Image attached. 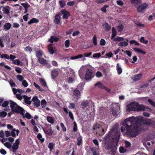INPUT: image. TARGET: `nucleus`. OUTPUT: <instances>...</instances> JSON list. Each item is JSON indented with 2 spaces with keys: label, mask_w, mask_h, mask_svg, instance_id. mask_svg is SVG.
<instances>
[{
  "label": "nucleus",
  "mask_w": 155,
  "mask_h": 155,
  "mask_svg": "<svg viewBox=\"0 0 155 155\" xmlns=\"http://www.w3.org/2000/svg\"><path fill=\"white\" fill-rule=\"evenodd\" d=\"M140 41L141 42L144 44H147L148 42L147 40L144 39V37H142L140 39Z\"/></svg>",
  "instance_id": "5fc2aeb1"
},
{
  "label": "nucleus",
  "mask_w": 155,
  "mask_h": 155,
  "mask_svg": "<svg viewBox=\"0 0 155 155\" xmlns=\"http://www.w3.org/2000/svg\"><path fill=\"white\" fill-rule=\"evenodd\" d=\"M51 74L52 78L54 79L58 75V72L57 71L53 70L51 71Z\"/></svg>",
  "instance_id": "aec40b11"
},
{
  "label": "nucleus",
  "mask_w": 155,
  "mask_h": 155,
  "mask_svg": "<svg viewBox=\"0 0 155 155\" xmlns=\"http://www.w3.org/2000/svg\"><path fill=\"white\" fill-rule=\"evenodd\" d=\"M38 19L35 18H33L31 19L28 22V24L29 25H30L34 23L38 22Z\"/></svg>",
  "instance_id": "72a5a7b5"
},
{
  "label": "nucleus",
  "mask_w": 155,
  "mask_h": 155,
  "mask_svg": "<svg viewBox=\"0 0 155 155\" xmlns=\"http://www.w3.org/2000/svg\"><path fill=\"white\" fill-rule=\"evenodd\" d=\"M60 126L62 128V131L63 132H65L66 131V128L64 126V125L63 123H61Z\"/></svg>",
  "instance_id": "680f3d73"
},
{
  "label": "nucleus",
  "mask_w": 155,
  "mask_h": 155,
  "mask_svg": "<svg viewBox=\"0 0 155 155\" xmlns=\"http://www.w3.org/2000/svg\"><path fill=\"white\" fill-rule=\"evenodd\" d=\"M75 107V104L73 103H70L68 108L70 109H74Z\"/></svg>",
  "instance_id": "13d9d810"
},
{
  "label": "nucleus",
  "mask_w": 155,
  "mask_h": 155,
  "mask_svg": "<svg viewBox=\"0 0 155 155\" xmlns=\"http://www.w3.org/2000/svg\"><path fill=\"white\" fill-rule=\"evenodd\" d=\"M104 27L106 28L107 31L110 30L111 28L110 26L107 23H106L104 25Z\"/></svg>",
  "instance_id": "3c124183"
},
{
  "label": "nucleus",
  "mask_w": 155,
  "mask_h": 155,
  "mask_svg": "<svg viewBox=\"0 0 155 155\" xmlns=\"http://www.w3.org/2000/svg\"><path fill=\"white\" fill-rule=\"evenodd\" d=\"M52 44H50L48 46V49L49 52L51 54H53L54 53V50L53 49V47L52 46Z\"/></svg>",
  "instance_id": "393cba45"
},
{
  "label": "nucleus",
  "mask_w": 155,
  "mask_h": 155,
  "mask_svg": "<svg viewBox=\"0 0 155 155\" xmlns=\"http://www.w3.org/2000/svg\"><path fill=\"white\" fill-rule=\"evenodd\" d=\"M2 8V11L4 13L6 14H8L9 13V8L8 6L2 7H1Z\"/></svg>",
  "instance_id": "6ab92c4d"
},
{
  "label": "nucleus",
  "mask_w": 155,
  "mask_h": 155,
  "mask_svg": "<svg viewBox=\"0 0 155 155\" xmlns=\"http://www.w3.org/2000/svg\"><path fill=\"white\" fill-rule=\"evenodd\" d=\"M112 113L113 115L117 117V113L118 112V110H117L115 109L114 108H113L112 110Z\"/></svg>",
  "instance_id": "ea45409f"
},
{
  "label": "nucleus",
  "mask_w": 155,
  "mask_h": 155,
  "mask_svg": "<svg viewBox=\"0 0 155 155\" xmlns=\"http://www.w3.org/2000/svg\"><path fill=\"white\" fill-rule=\"evenodd\" d=\"M134 102H132L127 105L126 107L127 111H135V108H134Z\"/></svg>",
  "instance_id": "9d476101"
},
{
  "label": "nucleus",
  "mask_w": 155,
  "mask_h": 155,
  "mask_svg": "<svg viewBox=\"0 0 155 155\" xmlns=\"http://www.w3.org/2000/svg\"><path fill=\"white\" fill-rule=\"evenodd\" d=\"M101 56V54L100 53H97L93 54V55L94 58H99Z\"/></svg>",
  "instance_id": "052dcab7"
},
{
  "label": "nucleus",
  "mask_w": 155,
  "mask_h": 155,
  "mask_svg": "<svg viewBox=\"0 0 155 155\" xmlns=\"http://www.w3.org/2000/svg\"><path fill=\"white\" fill-rule=\"evenodd\" d=\"M59 3L61 8L64 7L66 5L65 2L63 1H59Z\"/></svg>",
  "instance_id": "864d4df0"
},
{
  "label": "nucleus",
  "mask_w": 155,
  "mask_h": 155,
  "mask_svg": "<svg viewBox=\"0 0 155 155\" xmlns=\"http://www.w3.org/2000/svg\"><path fill=\"white\" fill-rule=\"evenodd\" d=\"M70 45V41L69 40H67L65 41V46L67 47L68 48Z\"/></svg>",
  "instance_id": "0e129e2a"
},
{
  "label": "nucleus",
  "mask_w": 155,
  "mask_h": 155,
  "mask_svg": "<svg viewBox=\"0 0 155 155\" xmlns=\"http://www.w3.org/2000/svg\"><path fill=\"white\" fill-rule=\"evenodd\" d=\"M5 39L3 37H0V46L2 48H3L4 46L3 44V41H5Z\"/></svg>",
  "instance_id": "f704fd0d"
},
{
  "label": "nucleus",
  "mask_w": 155,
  "mask_h": 155,
  "mask_svg": "<svg viewBox=\"0 0 155 155\" xmlns=\"http://www.w3.org/2000/svg\"><path fill=\"white\" fill-rule=\"evenodd\" d=\"M58 40V38L52 36L50 38L48 39V41L51 43H53L54 41H57Z\"/></svg>",
  "instance_id": "c756f323"
},
{
  "label": "nucleus",
  "mask_w": 155,
  "mask_h": 155,
  "mask_svg": "<svg viewBox=\"0 0 155 155\" xmlns=\"http://www.w3.org/2000/svg\"><path fill=\"white\" fill-rule=\"evenodd\" d=\"M11 26V25L10 23H6L4 25V28L5 30H7L10 28Z\"/></svg>",
  "instance_id": "cd10ccee"
},
{
  "label": "nucleus",
  "mask_w": 155,
  "mask_h": 155,
  "mask_svg": "<svg viewBox=\"0 0 155 155\" xmlns=\"http://www.w3.org/2000/svg\"><path fill=\"white\" fill-rule=\"evenodd\" d=\"M133 49L136 52L140 53L143 54H145V52L140 48H134Z\"/></svg>",
  "instance_id": "c85d7f7f"
},
{
  "label": "nucleus",
  "mask_w": 155,
  "mask_h": 155,
  "mask_svg": "<svg viewBox=\"0 0 155 155\" xmlns=\"http://www.w3.org/2000/svg\"><path fill=\"white\" fill-rule=\"evenodd\" d=\"M148 126L150 125H155V122L151 119L144 118L143 116L135 117L134 116L127 118L124 120L121 127L122 132L126 130L127 134L131 137H135L142 130H145L142 128L143 126L141 125V122Z\"/></svg>",
  "instance_id": "f257e3e1"
},
{
  "label": "nucleus",
  "mask_w": 155,
  "mask_h": 155,
  "mask_svg": "<svg viewBox=\"0 0 155 155\" xmlns=\"http://www.w3.org/2000/svg\"><path fill=\"white\" fill-rule=\"evenodd\" d=\"M7 114V113L5 111H1L0 112V117H5Z\"/></svg>",
  "instance_id": "49530a36"
},
{
  "label": "nucleus",
  "mask_w": 155,
  "mask_h": 155,
  "mask_svg": "<svg viewBox=\"0 0 155 155\" xmlns=\"http://www.w3.org/2000/svg\"><path fill=\"white\" fill-rule=\"evenodd\" d=\"M73 94L77 97H79L81 96V92L80 91L77 89H75L74 90Z\"/></svg>",
  "instance_id": "4be33fe9"
},
{
  "label": "nucleus",
  "mask_w": 155,
  "mask_h": 155,
  "mask_svg": "<svg viewBox=\"0 0 155 155\" xmlns=\"http://www.w3.org/2000/svg\"><path fill=\"white\" fill-rule=\"evenodd\" d=\"M99 149V147H93L91 149V150L93 153V155H99L100 154L98 151Z\"/></svg>",
  "instance_id": "2eb2a0df"
},
{
  "label": "nucleus",
  "mask_w": 155,
  "mask_h": 155,
  "mask_svg": "<svg viewBox=\"0 0 155 155\" xmlns=\"http://www.w3.org/2000/svg\"><path fill=\"white\" fill-rule=\"evenodd\" d=\"M40 83L44 87H46L47 86L46 83L44 80L43 78H40Z\"/></svg>",
  "instance_id": "79ce46f5"
},
{
  "label": "nucleus",
  "mask_w": 155,
  "mask_h": 155,
  "mask_svg": "<svg viewBox=\"0 0 155 155\" xmlns=\"http://www.w3.org/2000/svg\"><path fill=\"white\" fill-rule=\"evenodd\" d=\"M89 103L87 101H86L85 102H83L81 103V105L83 106L82 107H86L88 105Z\"/></svg>",
  "instance_id": "a18cd8bd"
},
{
  "label": "nucleus",
  "mask_w": 155,
  "mask_h": 155,
  "mask_svg": "<svg viewBox=\"0 0 155 155\" xmlns=\"http://www.w3.org/2000/svg\"><path fill=\"white\" fill-rule=\"evenodd\" d=\"M119 151L120 153H123L125 152L126 150L122 147H121L119 148Z\"/></svg>",
  "instance_id": "4d7b16f0"
},
{
  "label": "nucleus",
  "mask_w": 155,
  "mask_h": 155,
  "mask_svg": "<svg viewBox=\"0 0 155 155\" xmlns=\"http://www.w3.org/2000/svg\"><path fill=\"white\" fill-rule=\"evenodd\" d=\"M1 58H5L7 59H10L12 60L15 59L16 57L12 54H10L9 56L7 54H4L1 55Z\"/></svg>",
  "instance_id": "ddd939ff"
},
{
  "label": "nucleus",
  "mask_w": 155,
  "mask_h": 155,
  "mask_svg": "<svg viewBox=\"0 0 155 155\" xmlns=\"http://www.w3.org/2000/svg\"><path fill=\"white\" fill-rule=\"evenodd\" d=\"M123 25L122 24H120L117 26V29L118 32H121L123 29Z\"/></svg>",
  "instance_id": "c03bdc74"
},
{
  "label": "nucleus",
  "mask_w": 155,
  "mask_h": 155,
  "mask_svg": "<svg viewBox=\"0 0 155 155\" xmlns=\"http://www.w3.org/2000/svg\"><path fill=\"white\" fill-rule=\"evenodd\" d=\"M141 76L142 74H140L134 75L132 78V79L134 81H136L140 80L141 78Z\"/></svg>",
  "instance_id": "f3484780"
},
{
  "label": "nucleus",
  "mask_w": 155,
  "mask_h": 155,
  "mask_svg": "<svg viewBox=\"0 0 155 155\" xmlns=\"http://www.w3.org/2000/svg\"><path fill=\"white\" fill-rule=\"evenodd\" d=\"M74 126L73 127V130L74 132H76L78 130V127L76 123L74 121Z\"/></svg>",
  "instance_id": "a19ab883"
},
{
  "label": "nucleus",
  "mask_w": 155,
  "mask_h": 155,
  "mask_svg": "<svg viewBox=\"0 0 155 155\" xmlns=\"http://www.w3.org/2000/svg\"><path fill=\"white\" fill-rule=\"evenodd\" d=\"M109 7L107 5H105L104 7H102L101 9V10L103 12L105 13L106 12V8Z\"/></svg>",
  "instance_id": "09e8293b"
},
{
  "label": "nucleus",
  "mask_w": 155,
  "mask_h": 155,
  "mask_svg": "<svg viewBox=\"0 0 155 155\" xmlns=\"http://www.w3.org/2000/svg\"><path fill=\"white\" fill-rule=\"evenodd\" d=\"M61 12L63 15L62 17L63 19H67L68 17L70 16L69 12L64 9L62 10Z\"/></svg>",
  "instance_id": "4468645a"
},
{
  "label": "nucleus",
  "mask_w": 155,
  "mask_h": 155,
  "mask_svg": "<svg viewBox=\"0 0 155 155\" xmlns=\"http://www.w3.org/2000/svg\"><path fill=\"white\" fill-rule=\"evenodd\" d=\"M83 57V55L82 54H79L77 56L71 57L70 58V60H74L76 59H79L82 58Z\"/></svg>",
  "instance_id": "5701e85b"
},
{
  "label": "nucleus",
  "mask_w": 155,
  "mask_h": 155,
  "mask_svg": "<svg viewBox=\"0 0 155 155\" xmlns=\"http://www.w3.org/2000/svg\"><path fill=\"white\" fill-rule=\"evenodd\" d=\"M128 45V43L125 41H122L119 43L118 44L119 46L125 47L127 46Z\"/></svg>",
  "instance_id": "2f4dec72"
},
{
  "label": "nucleus",
  "mask_w": 155,
  "mask_h": 155,
  "mask_svg": "<svg viewBox=\"0 0 155 155\" xmlns=\"http://www.w3.org/2000/svg\"><path fill=\"white\" fill-rule=\"evenodd\" d=\"M112 32L111 39H113L116 35L117 33L116 29L114 28H112Z\"/></svg>",
  "instance_id": "a878e982"
},
{
  "label": "nucleus",
  "mask_w": 155,
  "mask_h": 155,
  "mask_svg": "<svg viewBox=\"0 0 155 155\" xmlns=\"http://www.w3.org/2000/svg\"><path fill=\"white\" fill-rule=\"evenodd\" d=\"M93 142L95 145L97 146V147H99V143L97 139H94L93 140Z\"/></svg>",
  "instance_id": "69168bd1"
},
{
  "label": "nucleus",
  "mask_w": 155,
  "mask_h": 155,
  "mask_svg": "<svg viewBox=\"0 0 155 155\" xmlns=\"http://www.w3.org/2000/svg\"><path fill=\"white\" fill-rule=\"evenodd\" d=\"M71 69V68H70V69L69 70L71 73H69V72H67L66 74L67 75L65 76L66 79H68V82L69 84H71L74 81V75Z\"/></svg>",
  "instance_id": "423d86ee"
},
{
  "label": "nucleus",
  "mask_w": 155,
  "mask_h": 155,
  "mask_svg": "<svg viewBox=\"0 0 155 155\" xmlns=\"http://www.w3.org/2000/svg\"><path fill=\"white\" fill-rule=\"evenodd\" d=\"M10 106L11 108L12 111L14 113L20 114L22 116L23 118H24L25 112L24 109L18 105L14 101L10 100Z\"/></svg>",
  "instance_id": "7ed1b4c3"
},
{
  "label": "nucleus",
  "mask_w": 155,
  "mask_h": 155,
  "mask_svg": "<svg viewBox=\"0 0 155 155\" xmlns=\"http://www.w3.org/2000/svg\"><path fill=\"white\" fill-rule=\"evenodd\" d=\"M77 145L79 146L82 143V138L81 136L77 138Z\"/></svg>",
  "instance_id": "473e14b6"
},
{
  "label": "nucleus",
  "mask_w": 155,
  "mask_h": 155,
  "mask_svg": "<svg viewBox=\"0 0 155 155\" xmlns=\"http://www.w3.org/2000/svg\"><path fill=\"white\" fill-rule=\"evenodd\" d=\"M38 61L40 63L42 64H47L46 61L43 58H40L38 59Z\"/></svg>",
  "instance_id": "7c9ffc66"
},
{
  "label": "nucleus",
  "mask_w": 155,
  "mask_h": 155,
  "mask_svg": "<svg viewBox=\"0 0 155 155\" xmlns=\"http://www.w3.org/2000/svg\"><path fill=\"white\" fill-rule=\"evenodd\" d=\"M93 42L94 44L96 45H97V38L96 36L95 35L92 38Z\"/></svg>",
  "instance_id": "603ef678"
},
{
  "label": "nucleus",
  "mask_w": 155,
  "mask_h": 155,
  "mask_svg": "<svg viewBox=\"0 0 155 155\" xmlns=\"http://www.w3.org/2000/svg\"><path fill=\"white\" fill-rule=\"evenodd\" d=\"M34 85L35 87L38 89L40 91H44V90L42 88H41V87L37 84H36L35 82L34 83Z\"/></svg>",
  "instance_id": "58836bf2"
},
{
  "label": "nucleus",
  "mask_w": 155,
  "mask_h": 155,
  "mask_svg": "<svg viewBox=\"0 0 155 155\" xmlns=\"http://www.w3.org/2000/svg\"><path fill=\"white\" fill-rule=\"evenodd\" d=\"M43 130L45 133L49 136L52 135L53 133V131L52 130L51 127H50L49 129L47 130H45L44 129H43Z\"/></svg>",
  "instance_id": "a211bd4d"
},
{
  "label": "nucleus",
  "mask_w": 155,
  "mask_h": 155,
  "mask_svg": "<svg viewBox=\"0 0 155 155\" xmlns=\"http://www.w3.org/2000/svg\"><path fill=\"white\" fill-rule=\"evenodd\" d=\"M94 86L95 87H97L98 88L103 89L104 86L103 84L101 83L100 81H98L97 83L94 84Z\"/></svg>",
  "instance_id": "412c9836"
},
{
  "label": "nucleus",
  "mask_w": 155,
  "mask_h": 155,
  "mask_svg": "<svg viewBox=\"0 0 155 155\" xmlns=\"http://www.w3.org/2000/svg\"><path fill=\"white\" fill-rule=\"evenodd\" d=\"M96 77L97 78L101 77L102 76V74L99 71H97L96 74Z\"/></svg>",
  "instance_id": "774afa93"
},
{
  "label": "nucleus",
  "mask_w": 155,
  "mask_h": 155,
  "mask_svg": "<svg viewBox=\"0 0 155 155\" xmlns=\"http://www.w3.org/2000/svg\"><path fill=\"white\" fill-rule=\"evenodd\" d=\"M40 104V101L39 100L37 101L34 103L33 106L34 107H38Z\"/></svg>",
  "instance_id": "8fccbe9b"
},
{
  "label": "nucleus",
  "mask_w": 155,
  "mask_h": 155,
  "mask_svg": "<svg viewBox=\"0 0 155 155\" xmlns=\"http://www.w3.org/2000/svg\"><path fill=\"white\" fill-rule=\"evenodd\" d=\"M25 118H26L28 119H30L31 117V114L28 112L26 113L25 114V115H24Z\"/></svg>",
  "instance_id": "e2e57ef3"
},
{
  "label": "nucleus",
  "mask_w": 155,
  "mask_h": 155,
  "mask_svg": "<svg viewBox=\"0 0 155 155\" xmlns=\"http://www.w3.org/2000/svg\"><path fill=\"white\" fill-rule=\"evenodd\" d=\"M93 129L96 134L99 136L104 135L106 130V129H103L101 127V125L97 124L94 126Z\"/></svg>",
  "instance_id": "20e7f679"
},
{
  "label": "nucleus",
  "mask_w": 155,
  "mask_h": 155,
  "mask_svg": "<svg viewBox=\"0 0 155 155\" xmlns=\"http://www.w3.org/2000/svg\"><path fill=\"white\" fill-rule=\"evenodd\" d=\"M37 137L42 143L45 141V139L44 138H42V136L40 133H38V134L37 135Z\"/></svg>",
  "instance_id": "bb28decb"
},
{
  "label": "nucleus",
  "mask_w": 155,
  "mask_h": 155,
  "mask_svg": "<svg viewBox=\"0 0 155 155\" xmlns=\"http://www.w3.org/2000/svg\"><path fill=\"white\" fill-rule=\"evenodd\" d=\"M94 77V74L92 71L89 69L87 68L85 74V79L86 80H89L91 79Z\"/></svg>",
  "instance_id": "0eeeda50"
},
{
  "label": "nucleus",
  "mask_w": 155,
  "mask_h": 155,
  "mask_svg": "<svg viewBox=\"0 0 155 155\" xmlns=\"http://www.w3.org/2000/svg\"><path fill=\"white\" fill-rule=\"evenodd\" d=\"M61 15L60 14H58L56 15L54 20V23L56 24H58L60 21Z\"/></svg>",
  "instance_id": "dca6fc26"
},
{
  "label": "nucleus",
  "mask_w": 155,
  "mask_h": 155,
  "mask_svg": "<svg viewBox=\"0 0 155 155\" xmlns=\"http://www.w3.org/2000/svg\"><path fill=\"white\" fill-rule=\"evenodd\" d=\"M46 104L47 102L44 99L42 100L41 101V106L42 108L45 107L46 105Z\"/></svg>",
  "instance_id": "de8ad7c7"
},
{
  "label": "nucleus",
  "mask_w": 155,
  "mask_h": 155,
  "mask_svg": "<svg viewBox=\"0 0 155 155\" xmlns=\"http://www.w3.org/2000/svg\"><path fill=\"white\" fill-rule=\"evenodd\" d=\"M47 120L48 122L52 124L54 123V120L53 118L51 117L48 116L47 117Z\"/></svg>",
  "instance_id": "b1692460"
},
{
  "label": "nucleus",
  "mask_w": 155,
  "mask_h": 155,
  "mask_svg": "<svg viewBox=\"0 0 155 155\" xmlns=\"http://www.w3.org/2000/svg\"><path fill=\"white\" fill-rule=\"evenodd\" d=\"M22 84L25 87H27L28 85V84L25 80H23V81Z\"/></svg>",
  "instance_id": "338daca9"
},
{
  "label": "nucleus",
  "mask_w": 155,
  "mask_h": 155,
  "mask_svg": "<svg viewBox=\"0 0 155 155\" xmlns=\"http://www.w3.org/2000/svg\"><path fill=\"white\" fill-rule=\"evenodd\" d=\"M134 108H135V111H144L145 108L142 105L138 103L134 102Z\"/></svg>",
  "instance_id": "1a4fd4ad"
},
{
  "label": "nucleus",
  "mask_w": 155,
  "mask_h": 155,
  "mask_svg": "<svg viewBox=\"0 0 155 155\" xmlns=\"http://www.w3.org/2000/svg\"><path fill=\"white\" fill-rule=\"evenodd\" d=\"M106 44L105 40L103 39H101L100 41V45L101 46H104Z\"/></svg>",
  "instance_id": "bf43d9fd"
},
{
  "label": "nucleus",
  "mask_w": 155,
  "mask_h": 155,
  "mask_svg": "<svg viewBox=\"0 0 155 155\" xmlns=\"http://www.w3.org/2000/svg\"><path fill=\"white\" fill-rule=\"evenodd\" d=\"M54 146V144L53 143H49L48 147L49 148L50 150L53 149Z\"/></svg>",
  "instance_id": "6e6d98bb"
},
{
  "label": "nucleus",
  "mask_w": 155,
  "mask_h": 155,
  "mask_svg": "<svg viewBox=\"0 0 155 155\" xmlns=\"http://www.w3.org/2000/svg\"><path fill=\"white\" fill-rule=\"evenodd\" d=\"M114 41H123L124 40V39L123 37H121L119 36H117L116 38L113 39Z\"/></svg>",
  "instance_id": "c9c22d12"
},
{
  "label": "nucleus",
  "mask_w": 155,
  "mask_h": 155,
  "mask_svg": "<svg viewBox=\"0 0 155 155\" xmlns=\"http://www.w3.org/2000/svg\"><path fill=\"white\" fill-rule=\"evenodd\" d=\"M20 143L19 139H17L15 143H14L12 147L13 152H15L18 149Z\"/></svg>",
  "instance_id": "9b49d317"
},
{
  "label": "nucleus",
  "mask_w": 155,
  "mask_h": 155,
  "mask_svg": "<svg viewBox=\"0 0 155 155\" xmlns=\"http://www.w3.org/2000/svg\"><path fill=\"white\" fill-rule=\"evenodd\" d=\"M4 144L5 146L8 149L11 148L12 147V144L8 142H5Z\"/></svg>",
  "instance_id": "37998d69"
},
{
  "label": "nucleus",
  "mask_w": 155,
  "mask_h": 155,
  "mask_svg": "<svg viewBox=\"0 0 155 155\" xmlns=\"http://www.w3.org/2000/svg\"><path fill=\"white\" fill-rule=\"evenodd\" d=\"M43 52L41 51H38L36 52V55L38 59L41 58L43 54Z\"/></svg>",
  "instance_id": "4c0bfd02"
},
{
  "label": "nucleus",
  "mask_w": 155,
  "mask_h": 155,
  "mask_svg": "<svg viewBox=\"0 0 155 155\" xmlns=\"http://www.w3.org/2000/svg\"><path fill=\"white\" fill-rule=\"evenodd\" d=\"M131 3L135 5H137L140 3V0H130Z\"/></svg>",
  "instance_id": "e433bc0d"
},
{
  "label": "nucleus",
  "mask_w": 155,
  "mask_h": 155,
  "mask_svg": "<svg viewBox=\"0 0 155 155\" xmlns=\"http://www.w3.org/2000/svg\"><path fill=\"white\" fill-rule=\"evenodd\" d=\"M13 63L15 65L21 66L27 65L28 64V61L25 58L22 60H20L19 59L12 60Z\"/></svg>",
  "instance_id": "39448f33"
},
{
  "label": "nucleus",
  "mask_w": 155,
  "mask_h": 155,
  "mask_svg": "<svg viewBox=\"0 0 155 155\" xmlns=\"http://www.w3.org/2000/svg\"><path fill=\"white\" fill-rule=\"evenodd\" d=\"M148 6V4L146 3H143L138 6L137 9V12L140 13H143L145 11Z\"/></svg>",
  "instance_id": "6e6552de"
},
{
  "label": "nucleus",
  "mask_w": 155,
  "mask_h": 155,
  "mask_svg": "<svg viewBox=\"0 0 155 155\" xmlns=\"http://www.w3.org/2000/svg\"><path fill=\"white\" fill-rule=\"evenodd\" d=\"M120 135L118 126L116 124L104 137V147L106 150L110 151L112 155H115L117 151Z\"/></svg>",
  "instance_id": "f03ea898"
},
{
  "label": "nucleus",
  "mask_w": 155,
  "mask_h": 155,
  "mask_svg": "<svg viewBox=\"0 0 155 155\" xmlns=\"http://www.w3.org/2000/svg\"><path fill=\"white\" fill-rule=\"evenodd\" d=\"M4 99L3 97H0V106L3 107H6L9 104L8 101H4Z\"/></svg>",
  "instance_id": "f8f14e48"
}]
</instances>
